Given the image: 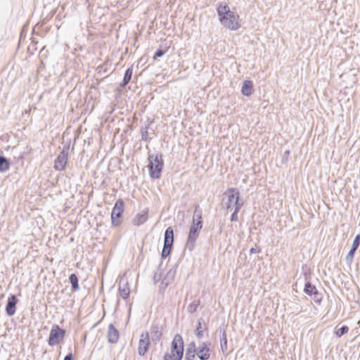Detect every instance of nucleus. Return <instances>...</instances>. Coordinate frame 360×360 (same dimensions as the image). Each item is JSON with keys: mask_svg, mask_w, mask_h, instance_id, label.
Wrapping results in <instances>:
<instances>
[{"mask_svg": "<svg viewBox=\"0 0 360 360\" xmlns=\"http://www.w3.org/2000/svg\"><path fill=\"white\" fill-rule=\"evenodd\" d=\"M198 207V205L195 207L186 245L190 252L194 250L195 241L199 237V231L202 228V212Z\"/></svg>", "mask_w": 360, "mask_h": 360, "instance_id": "obj_2", "label": "nucleus"}, {"mask_svg": "<svg viewBox=\"0 0 360 360\" xmlns=\"http://www.w3.org/2000/svg\"><path fill=\"white\" fill-rule=\"evenodd\" d=\"M199 305L200 300H194L188 305L187 310L189 313L193 314L197 310V308Z\"/></svg>", "mask_w": 360, "mask_h": 360, "instance_id": "obj_26", "label": "nucleus"}, {"mask_svg": "<svg viewBox=\"0 0 360 360\" xmlns=\"http://www.w3.org/2000/svg\"><path fill=\"white\" fill-rule=\"evenodd\" d=\"M174 274H175V271H173L172 270H169L167 272V274L162 280V282H161V288L162 289H165L169 285L171 280L174 278Z\"/></svg>", "mask_w": 360, "mask_h": 360, "instance_id": "obj_21", "label": "nucleus"}, {"mask_svg": "<svg viewBox=\"0 0 360 360\" xmlns=\"http://www.w3.org/2000/svg\"><path fill=\"white\" fill-rule=\"evenodd\" d=\"M261 251L260 248H252L250 250V253H258Z\"/></svg>", "mask_w": 360, "mask_h": 360, "instance_id": "obj_36", "label": "nucleus"}, {"mask_svg": "<svg viewBox=\"0 0 360 360\" xmlns=\"http://www.w3.org/2000/svg\"><path fill=\"white\" fill-rule=\"evenodd\" d=\"M148 160L149 161L148 167L150 176L152 179H159L164 167V162L162 155L148 153Z\"/></svg>", "mask_w": 360, "mask_h": 360, "instance_id": "obj_3", "label": "nucleus"}, {"mask_svg": "<svg viewBox=\"0 0 360 360\" xmlns=\"http://www.w3.org/2000/svg\"><path fill=\"white\" fill-rule=\"evenodd\" d=\"M22 158H23V155H22V153H20V154L19 155V156H18V158H19V159H22Z\"/></svg>", "mask_w": 360, "mask_h": 360, "instance_id": "obj_38", "label": "nucleus"}, {"mask_svg": "<svg viewBox=\"0 0 360 360\" xmlns=\"http://www.w3.org/2000/svg\"><path fill=\"white\" fill-rule=\"evenodd\" d=\"M174 357H172V354H169V353H166L164 356V360H173Z\"/></svg>", "mask_w": 360, "mask_h": 360, "instance_id": "obj_35", "label": "nucleus"}, {"mask_svg": "<svg viewBox=\"0 0 360 360\" xmlns=\"http://www.w3.org/2000/svg\"><path fill=\"white\" fill-rule=\"evenodd\" d=\"M217 11L219 20L224 27L231 30H236L240 27L239 15L231 11L227 4H218Z\"/></svg>", "mask_w": 360, "mask_h": 360, "instance_id": "obj_1", "label": "nucleus"}, {"mask_svg": "<svg viewBox=\"0 0 360 360\" xmlns=\"http://www.w3.org/2000/svg\"><path fill=\"white\" fill-rule=\"evenodd\" d=\"M69 281L71 283L73 291H77L79 289L78 278L75 274L70 275Z\"/></svg>", "mask_w": 360, "mask_h": 360, "instance_id": "obj_24", "label": "nucleus"}, {"mask_svg": "<svg viewBox=\"0 0 360 360\" xmlns=\"http://www.w3.org/2000/svg\"><path fill=\"white\" fill-rule=\"evenodd\" d=\"M210 343L201 342L196 349V353L200 360H207L210 357Z\"/></svg>", "mask_w": 360, "mask_h": 360, "instance_id": "obj_11", "label": "nucleus"}, {"mask_svg": "<svg viewBox=\"0 0 360 360\" xmlns=\"http://www.w3.org/2000/svg\"><path fill=\"white\" fill-rule=\"evenodd\" d=\"M63 360H72V353H69L68 354Z\"/></svg>", "mask_w": 360, "mask_h": 360, "instance_id": "obj_37", "label": "nucleus"}, {"mask_svg": "<svg viewBox=\"0 0 360 360\" xmlns=\"http://www.w3.org/2000/svg\"><path fill=\"white\" fill-rule=\"evenodd\" d=\"M318 291L315 285H312L310 282L307 281L304 284V292L309 296H311L313 294Z\"/></svg>", "mask_w": 360, "mask_h": 360, "instance_id": "obj_23", "label": "nucleus"}, {"mask_svg": "<svg viewBox=\"0 0 360 360\" xmlns=\"http://www.w3.org/2000/svg\"><path fill=\"white\" fill-rule=\"evenodd\" d=\"M69 146H64L54 162V169L57 171L65 169L68 163Z\"/></svg>", "mask_w": 360, "mask_h": 360, "instance_id": "obj_9", "label": "nucleus"}, {"mask_svg": "<svg viewBox=\"0 0 360 360\" xmlns=\"http://www.w3.org/2000/svg\"><path fill=\"white\" fill-rule=\"evenodd\" d=\"M107 338L109 343L115 344L118 342L120 332L112 323L108 326Z\"/></svg>", "mask_w": 360, "mask_h": 360, "instance_id": "obj_13", "label": "nucleus"}, {"mask_svg": "<svg viewBox=\"0 0 360 360\" xmlns=\"http://www.w3.org/2000/svg\"><path fill=\"white\" fill-rule=\"evenodd\" d=\"M302 311V307H300V309L298 310L297 313H300Z\"/></svg>", "mask_w": 360, "mask_h": 360, "instance_id": "obj_39", "label": "nucleus"}, {"mask_svg": "<svg viewBox=\"0 0 360 360\" xmlns=\"http://www.w3.org/2000/svg\"><path fill=\"white\" fill-rule=\"evenodd\" d=\"M148 210H144L142 212L137 214L133 219L132 224L136 226H139L144 224L148 219Z\"/></svg>", "mask_w": 360, "mask_h": 360, "instance_id": "obj_16", "label": "nucleus"}, {"mask_svg": "<svg viewBox=\"0 0 360 360\" xmlns=\"http://www.w3.org/2000/svg\"><path fill=\"white\" fill-rule=\"evenodd\" d=\"M238 205H243L240 199V192L237 188H229L223 193L222 204L226 209L231 210Z\"/></svg>", "mask_w": 360, "mask_h": 360, "instance_id": "obj_4", "label": "nucleus"}, {"mask_svg": "<svg viewBox=\"0 0 360 360\" xmlns=\"http://www.w3.org/2000/svg\"><path fill=\"white\" fill-rule=\"evenodd\" d=\"M124 202L122 199H118L112 208L111 212V221L113 226H117L121 221L120 218L124 212Z\"/></svg>", "mask_w": 360, "mask_h": 360, "instance_id": "obj_8", "label": "nucleus"}, {"mask_svg": "<svg viewBox=\"0 0 360 360\" xmlns=\"http://www.w3.org/2000/svg\"><path fill=\"white\" fill-rule=\"evenodd\" d=\"M311 297L314 301L318 304H320L322 300V295L319 291L313 294Z\"/></svg>", "mask_w": 360, "mask_h": 360, "instance_id": "obj_32", "label": "nucleus"}, {"mask_svg": "<svg viewBox=\"0 0 360 360\" xmlns=\"http://www.w3.org/2000/svg\"><path fill=\"white\" fill-rule=\"evenodd\" d=\"M148 127L147 126L142 127L141 129V139L143 141H148Z\"/></svg>", "mask_w": 360, "mask_h": 360, "instance_id": "obj_30", "label": "nucleus"}, {"mask_svg": "<svg viewBox=\"0 0 360 360\" xmlns=\"http://www.w3.org/2000/svg\"><path fill=\"white\" fill-rule=\"evenodd\" d=\"M18 302V300L15 295H11L8 297L7 304L6 306V312L8 316H11L15 314Z\"/></svg>", "mask_w": 360, "mask_h": 360, "instance_id": "obj_14", "label": "nucleus"}, {"mask_svg": "<svg viewBox=\"0 0 360 360\" xmlns=\"http://www.w3.org/2000/svg\"><path fill=\"white\" fill-rule=\"evenodd\" d=\"M201 321H203L202 319H200L198 320V326L196 327V330H195V335L198 338H201L203 336V330L202 328Z\"/></svg>", "mask_w": 360, "mask_h": 360, "instance_id": "obj_28", "label": "nucleus"}, {"mask_svg": "<svg viewBox=\"0 0 360 360\" xmlns=\"http://www.w3.org/2000/svg\"><path fill=\"white\" fill-rule=\"evenodd\" d=\"M66 330L65 329L60 328L56 324L53 325L50 331L48 344L51 347L58 345L64 338Z\"/></svg>", "mask_w": 360, "mask_h": 360, "instance_id": "obj_7", "label": "nucleus"}, {"mask_svg": "<svg viewBox=\"0 0 360 360\" xmlns=\"http://www.w3.org/2000/svg\"><path fill=\"white\" fill-rule=\"evenodd\" d=\"M133 67L131 66L130 68H127L125 71L122 82L120 84L121 87H124L126 85L129 84V82L131 79Z\"/></svg>", "mask_w": 360, "mask_h": 360, "instance_id": "obj_20", "label": "nucleus"}, {"mask_svg": "<svg viewBox=\"0 0 360 360\" xmlns=\"http://www.w3.org/2000/svg\"><path fill=\"white\" fill-rule=\"evenodd\" d=\"M162 335L161 331L159 330L158 326H153L151 328V339L152 341L155 343H157L160 341Z\"/></svg>", "mask_w": 360, "mask_h": 360, "instance_id": "obj_19", "label": "nucleus"}, {"mask_svg": "<svg viewBox=\"0 0 360 360\" xmlns=\"http://www.w3.org/2000/svg\"><path fill=\"white\" fill-rule=\"evenodd\" d=\"M174 243V230L172 227H168L165 231L164 245L161 253L162 259L167 258L172 252Z\"/></svg>", "mask_w": 360, "mask_h": 360, "instance_id": "obj_6", "label": "nucleus"}, {"mask_svg": "<svg viewBox=\"0 0 360 360\" xmlns=\"http://www.w3.org/2000/svg\"><path fill=\"white\" fill-rule=\"evenodd\" d=\"M119 292L120 294V296L124 299L126 300L129 296L130 293V289L129 286L128 282L122 278L120 279L119 282Z\"/></svg>", "mask_w": 360, "mask_h": 360, "instance_id": "obj_15", "label": "nucleus"}, {"mask_svg": "<svg viewBox=\"0 0 360 360\" xmlns=\"http://www.w3.org/2000/svg\"><path fill=\"white\" fill-rule=\"evenodd\" d=\"M162 280V271L160 269H158L154 274L153 281L154 283H156Z\"/></svg>", "mask_w": 360, "mask_h": 360, "instance_id": "obj_31", "label": "nucleus"}, {"mask_svg": "<svg viewBox=\"0 0 360 360\" xmlns=\"http://www.w3.org/2000/svg\"><path fill=\"white\" fill-rule=\"evenodd\" d=\"M243 206V205H238L237 204V206H236L234 208V211L232 213L231 216V221H238V213L241 209V207Z\"/></svg>", "mask_w": 360, "mask_h": 360, "instance_id": "obj_27", "label": "nucleus"}, {"mask_svg": "<svg viewBox=\"0 0 360 360\" xmlns=\"http://www.w3.org/2000/svg\"><path fill=\"white\" fill-rule=\"evenodd\" d=\"M165 53V51H163L162 49H158L156 50V51L155 52V54H154V56L153 58L155 59L157 58H160V57H162L164 54Z\"/></svg>", "mask_w": 360, "mask_h": 360, "instance_id": "obj_33", "label": "nucleus"}, {"mask_svg": "<svg viewBox=\"0 0 360 360\" xmlns=\"http://www.w3.org/2000/svg\"><path fill=\"white\" fill-rule=\"evenodd\" d=\"M220 345L223 353L227 350V339L226 332L224 330L220 335Z\"/></svg>", "mask_w": 360, "mask_h": 360, "instance_id": "obj_25", "label": "nucleus"}, {"mask_svg": "<svg viewBox=\"0 0 360 360\" xmlns=\"http://www.w3.org/2000/svg\"><path fill=\"white\" fill-rule=\"evenodd\" d=\"M196 346L194 342H191L187 347L185 360H193L195 356Z\"/></svg>", "mask_w": 360, "mask_h": 360, "instance_id": "obj_18", "label": "nucleus"}, {"mask_svg": "<svg viewBox=\"0 0 360 360\" xmlns=\"http://www.w3.org/2000/svg\"><path fill=\"white\" fill-rule=\"evenodd\" d=\"M359 244H360V234H358L355 236V238L353 240V243H352V248L345 257V260L347 264H352L355 252L357 250V248H359Z\"/></svg>", "mask_w": 360, "mask_h": 360, "instance_id": "obj_12", "label": "nucleus"}, {"mask_svg": "<svg viewBox=\"0 0 360 360\" xmlns=\"http://www.w3.org/2000/svg\"><path fill=\"white\" fill-rule=\"evenodd\" d=\"M150 345V340L149 337L148 332L142 333L139 342V347H138V353L140 356H144L145 354L148 350L149 346Z\"/></svg>", "mask_w": 360, "mask_h": 360, "instance_id": "obj_10", "label": "nucleus"}, {"mask_svg": "<svg viewBox=\"0 0 360 360\" xmlns=\"http://www.w3.org/2000/svg\"><path fill=\"white\" fill-rule=\"evenodd\" d=\"M9 160L6 157L0 155V172H6L9 169Z\"/></svg>", "mask_w": 360, "mask_h": 360, "instance_id": "obj_22", "label": "nucleus"}, {"mask_svg": "<svg viewBox=\"0 0 360 360\" xmlns=\"http://www.w3.org/2000/svg\"><path fill=\"white\" fill-rule=\"evenodd\" d=\"M253 92V83L250 80H245L243 82L241 93L243 96H250Z\"/></svg>", "mask_w": 360, "mask_h": 360, "instance_id": "obj_17", "label": "nucleus"}, {"mask_svg": "<svg viewBox=\"0 0 360 360\" xmlns=\"http://www.w3.org/2000/svg\"><path fill=\"white\" fill-rule=\"evenodd\" d=\"M173 360H181L184 355V341L181 335H175L171 345V353Z\"/></svg>", "mask_w": 360, "mask_h": 360, "instance_id": "obj_5", "label": "nucleus"}, {"mask_svg": "<svg viewBox=\"0 0 360 360\" xmlns=\"http://www.w3.org/2000/svg\"><path fill=\"white\" fill-rule=\"evenodd\" d=\"M349 330V328L347 326H342L339 329H338L335 332V334L338 337H341L343 335L346 334Z\"/></svg>", "mask_w": 360, "mask_h": 360, "instance_id": "obj_29", "label": "nucleus"}, {"mask_svg": "<svg viewBox=\"0 0 360 360\" xmlns=\"http://www.w3.org/2000/svg\"><path fill=\"white\" fill-rule=\"evenodd\" d=\"M290 151L289 150H287L284 152L283 153V162H286L287 160H288V156L290 155Z\"/></svg>", "mask_w": 360, "mask_h": 360, "instance_id": "obj_34", "label": "nucleus"}]
</instances>
